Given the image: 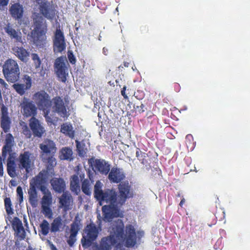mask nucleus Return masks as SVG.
I'll list each match as a JSON object with an SVG mask.
<instances>
[{
    "mask_svg": "<svg viewBox=\"0 0 250 250\" xmlns=\"http://www.w3.org/2000/svg\"><path fill=\"white\" fill-rule=\"evenodd\" d=\"M136 156L138 160L144 165L146 166L148 164V161L146 158L148 157V155L146 153L143 152L141 151V150L139 148H137V150L136 152Z\"/></svg>",
    "mask_w": 250,
    "mask_h": 250,
    "instance_id": "nucleus-32",
    "label": "nucleus"
},
{
    "mask_svg": "<svg viewBox=\"0 0 250 250\" xmlns=\"http://www.w3.org/2000/svg\"><path fill=\"white\" fill-rule=\"evenodd\" d=\"M12 226L14 230L23 228L21 221L17 217H15L12 222Z\"/></svg>",
    "mask_w": 250,
    "mask_h": 250,
    "instance_id": "nucleus-37",
    "label": "nucleus"
},
{
    "mask_svg": "<svg viewBox=\"0 0 250 250\" xmlns=\"http://www.w3.org/2000/svg\"><path fill=\"white\" fill-rule=\"evenodd\" d=\"M22 79L24 83H15L12 85L16 92L21 96L24 95L26 91L31 88L32 83L31 78L28 75H24Z\"/></svg>",
    "mask_w": 250,
    "mask_h": 250,
    "instance_id": "nucleus-17",
    "label": "nucleus"
},
{
    "mask_svg": "<svg viewBox=\"0 0 250 250\" xmlns=\"http://www.w3.org/2000/svg\"><path fill=\"white\" fill-rule=\"evenodd\" d=\"M17 193L18 196V200L19 204H21L23 200V195L22 189L21 187L19 186L17 188Z\"/></svg>",
    "mask_w": 250,
    "mask_h": 250,
    "instance_id": "nucleus-44",
    "label": "nucleus"
},
{
    "mask_svg": "<svg viewBox=\"0 0 250 250\" xmlns=\"http://www.w3.org/2000/svg\"><path fill=\"white\" fill-rule=\"evenodd\" d=\"M217 246H221V240H218L215 243V244L213 247L214 250H218Z\"/></svg>",
    "mask_w": 250,
    "mask_h": 250,
    "instance_id": "nucleus-53",
    "label": "nucleus"
},
{
    "mask_svg": "<svg viewBox=\"0 0 250 250\" xmlns=\"http://www.w3.org/2000/svg\"><path fill=\"white\" fill-rule=\"evenodd\" d=\"M80 177L82 178H84V174H83L82 175H80Z\"/></svg>",
    "mask_w": 250,
    "mask_h": 250,
    "instance_id": "nucleus-63",
    "label": "nucleus"
},
{
    "mask_svg": "<svg viewBox=\"0 0 250 250\" xmlns=\"http://www.w3.org/2000/svg\"><path fill=\"white\" fill-rule=\"evenodd\" d=\"M77 151L79 156L81 157H84L86 154L87 148L84 143L76 140Z\"/></svg>",
    "mask_w": 250,
    "mask_h": 250,
    "instance_id": "nucleus-31",
    "label": "nucleus"
},
{
    "mask_svg": "<svg viewBox=\"0 0 250 250\" xmlns=\"http://www.w3.org/2000/svg\"><path fill=\"white\" fill-rule=\"evenodd\" d=\"M125 174L119 168L112 167L110 172L108 178L111 183H119L125 178Z\"/></svg>",
    "mask_w": 250,
    "mask_h": 250,
    "instance_id": "nucleus-21",
    "label": "nucleus"
},
{
    "mask_svg": "<svg viewBox=\"0 0 250 250\" xmlns=\"http://www.w3.org/2000/svg\"><path fill=\"white\" fill-rule=\"evenodd\" d=\"M137 233L138 234V236H139V238L142 237L144 234V233L142 231H138Z\"/></svg>",
    "mask_w": 250,
    "mask_h": 250,
    "instance_id": "nucleus-57",
    "label": "nucleus"
},
{
    "mask_svg": "<svg viewBox=\"0 0 250 250\" xmlns=\"http://www.w3.org/2000/svg\"><path fill=\"white\" fill-rule=\"evenodd\" d=\"M21 112L26 117L35 118L37 114L38 107L34 102L27 98L24 97L21 103Z\"/></svg>",
    "mask_w": 250,
    "mask_h": 250,
    "instance_id": "nucleus-14",
    "label": "nucleus"
},
{
    "mask_svg": "<svg viewBox=\"0 0 250 250\" xmlns=\"http://www.w3.org/2000/svg\"><path fill=\"white\" fill-rule=\"evenodd\" d=\"M68 63L65 58L61 56L57 58L54 62V69L56 75L62 83H65L68 75Z\"/></svg>",
    "mask_w": 250,
    "mask_h": 250,
    "instance_id": "nucleus-11",
    "label": "nucleus"
},
{
    "mask_svg": "<svg viewBox=\"0 0 250 250\" xmlns=\"http://www.w3.org/2000/svg\"><path fill=\"white\" fill-rule=\"evenodd\" d=\"M11 17L15 20H21L24 14V8L19 2L12 4L9 9Z\"/></svg>",
    "mask_w": 250,
    "mask_h": 250,
    "instance_id": "nucleus-20",
    "label": "nucleus"
},
{
    "mask_svg": "<svg viewBox=\"0 0 250 250\" xmlns=\"http://www.w3.org/2000/svg\"><path fill=\"white\" fill-rule=\"evenodd\" d=\"M29 125L35 137L41 138L45 132L42 123L36 118H31L29 121Z\"/></svg>",
    "mask_w": 250,
    "mask_h": 250,
    "instance_id": "nucleus-19",
    "label": "nucleus"
},
{
    "mask_svg": "<svg viewBox=\"0 0 250 250\" xmlns=\"http://www.w3.org/2000/svg\"><path fill=\"white\" fill-rule=\"evenodd\" d=\"M186 144L187 147H193L194 146V142L193 140V137L191 134H188L186 137Z\"/></svg>",
    "mask_w": 250,
    "mask_h": 250,
    "instance_id": "nucleus-42",
    "label": "nucleus"
},
{
    "mask_svg": "<svg viewBox=\"0 0 250 250\" xmlns=\"http://www.w3.org/2000/svg\"><path fill=\"white\" fill-rule=\"evenodd\" d=\"M88 162L93 169H95L102 174L107 175L110 171V165L104 160L92 158L88 160Z\"/></svg>",
    "mask_w": 250,
    "mask_h": 250,
    "instance_id": "nucleus-15",
    "label": "nucleus"
},
{
    "mask_svg": "<svg viewBox=\"0 0 250 250\" xmlns=\"http://www.w3.org/2000/svg\"><path fill=\"white\" fill-rule=\"evenodd\" d=\"M31 57L33 61L35 67L36 69L39 68L41 65V60L39 55L36 53H32Z\"/></svg>",
    "mask_w": 250,
    "mask_h": 250,
    "instance_id": "nucleus-40",
    "label": "nucleus"
},
{
    "mask_svg": "<svg viewBox=\"0 0 250 250\" xmlns=\"http://www.w3.org/2000/svg\"><path fill=\"white\" fill-rule=\"evenodd\" d=\"M223 244L221 243V246H217L218 250H221L223 248Z\"/></svg>",
    "mask_w": 250,
    "mask_h": 250,
    "instance_id": "nucleus-60",
    "label": "nucleus"
},
{
    "mask_svg": "<svg viewBox=\"0 0 250 250\" xmlns=\"http://www.w3.org/2000/svg\"><path fill=\"white\" fill-rule=\"evenodd\" d=\"M12 50L16 57L21 61L26 62L28 60L30 52L22 46H15Z\"/></svg>",
    "mask_w": 250,
    "mask_h": 250,
    "instance_id": "nucleus-25",
    "label": "nucleus"
},
{
    "mask_svg": "<svg viewBox=\"0 0 250 250\" xmlns=\"http://www.w3.org/2000/svg\"><path fill=\"white\" fill-rule=\"evenodd\" d=\"M50 207V206H42L43 213L49 217H51L52 215V211Z\"/></svg>",
    "mask_w": 250,
    "mask_h": 250,
    "instance_id": "nucleus-43",
    "label": "nucleus"
},
{
    "mask_svg": "<svg viewBox=\"0 0 250 250\" xmlns=\"http://www.w3.org/2000/svg\"><path fill=\"white\" fill-rule=\"evenodd\" d=\"M173 86L174 88V90L176 92H178L180 91L181 87L179 83H174L173 84Z\"/></svg>",
    "mask_w": 250,
    "mask_h": 250,
    "instance_id": "nucleus-52",
    "label": "nucleus"
},
{
    "mask_svg": "<svg viewBox=\"0 0 250 250\" xmlns=\"http://www.w3.org/2000/svg\"><path fill=\"white\" fill-rule=\"evenodd\" d=\"M50 183L53 189L57 193H62L66 188L65 182L62 178L54 177L51 180Z\"/></svg>",
    "mask_w": 250,
    "mask_h": 250,
    "instance_id": "nucleus-24",
    "label": "nucleus"
},
{
    "mask_svg": "<svg viewBox=\"0 0 250 250\" xmlns=\"http://www.w3.org/2000/svg\"><path fill=\"white\" fill-rule=\"evenodd\" d=\"M225 217V213L224 210L221 208L217 209L216 212L212 216V221L211 224H208L209 227H211L212 225H215L216 223L217 220L219 221H223Z\"/></svg>",
    "mask_w": 250,
    "mask_h": 250,
    "instance_id": "nucleus-29",
    "label": "nucleus"
},
{
    "mask_svg": "<svg viewBox=\"0 0 250 250\" xmlns=\"http://www.w3.org/2000/svg\"><path fill=\"white\" fill-rule=\"evenodd\" d=\"M67 57L69 62L72 64H75L76 62V59L73 52L71 51L67 52Z\"/></svg>",
    "mask_w": 250,
    "mask_h": 250,
    "instance_id": "nucleus-45",
    "label": "nucleus"
},
{
    "mask_svg": "<svg viewBox=\"0 0 250 250\" xmlns=\"http://www.w3.org/2000/svg\"><path fill=\"white\" fill-rule=\"evenodd\" d=\"M45 182L44 174L40 172L32 179V182L30 183V188L28 191V200L33 208H36L38 206V193L36 188L44 184Z\"/></svg>",
    "mask_w": 250,
    "mask_h": 250,
    "instance_id": "nucleus-9",
    "label": "nucleus"
},
{
    "mask_svg": "<svg viewBox=\"0 0 250 250\" xmlns=\"http://www.w3.org/2000/svg\"><path fill=\"white\" fill-rule=\"evenodd\" d=\"M100 229L93 223L87 225L83 230L81 242L84 249L91 247L97 239Z\"/></svg>",
    "mask_w": 250,
    "mask_h": 250,
    "instance_id": "nucleus-8",
    "label": "nucleus"
},
{
    "mask_svg": "<svg viewBox=\"0 0 250 250\" xmlns=\"http://www.w3.org/2000/svg\"><path fill=\"white\" fill-rule=\"evenodd\" d=\"M33 21L34 28L31 32L33 43L37 47H42L46 43L47 24L42 17H37Z\"/></svg>",
    "mask_w": 250,
    "mask_h": 250,
    "instance_id": "nucleus-5",
    "label": "nucleus"
},
{
    "mask_svg": "<svg viewBox=\"0 0 250 250\" xmlns=\"http://www.w3.org/2000/svg\"><path fill=\"white\" fill-rule=\"evenodd\" d=\"M4 76L8 82L14 83L20 79V70L17 62L11 59L7 60L2 67Z\"/></svg>",
    "mask_w": 250,
    "mask_h": 250,
    "instance_id": "nucleus-7",
    "label": "nucleus"
},
{
    "mask_svg": "<svg viewBox=\"0 0 250 250\" xmlns=\"http://www.w3.org/2000/svg\"><path fill=\"white\" fill-rule=\"evenodd\" d=\"M52 203V196L51 192L44 195L42 199V206H51Z\"/></svg>",
    "mask_w": 250,
    "mask_h": 250,
    "instance_id": "nucleus-36",
    "label": "nucleus"
},
{
    "mask_svg": "<svg viewBox=\"0 0 250 250\" xmlns=\"http://www.w3.org/2000/svg\"><path fill=\"white\" fill-rule=\"evenodd\" d=\"M3 176V167L1 157H0V178Z\"/></svg>",
    "mask_w": 250,
    "mask_h": 250,
    "instance_id": "nucleus-50",
    "label": "nucleus"
},
{
    "mask_svg": "<svg viewBox=\"0 0 250 250\" xmlns=\"http://www.w3.org/2000/svg\"><path fill=\"white\" fill-rule=\"evenodd\" d=\"M4 207L6 212L8 215H11L14 213L12 208V204L10 197H5L4 199Z\"/></svg>",
    "mask_w": 250,
    "mask_h": 250,
    "instance_id": "nucleus-34",
    "label": "nucleus"
},
{
    "mask_svg": "<svg viewBox=\"0 0 250 250\" xmlns=\"http://www.w3.org/2000/svg\"><path fill=\"white\" fill-rule=\"evenodd\" d=\"M39 147L42 161L53 167L56 164L54 156L57 148L55 143L50 139H46L39 145Z\"/></svg>",
    "mask_w": 250,
    "mask_h": 250,
    "instance_id": "nucleus-6",
    "label": "nucleus"
},
{
    "mask_svg": "<svg viewBox=\"0 0 250 250\" xmlns=\"http://www.w3.org/2000/svg\"><path fill=\"white\" fill-rule=\"evenodd\" d=\"M177 196L178 197H180V193H178Z\"/></svg>",
    "mask_w": 250,
    "mask_h": 250,
    "instance_id": "nucleus-64",
    "label": "nucleus"
},
{
    "mask_svg": "<svg viewBox=\"0 0 250 250\" xmlns=\"http://www.w3.org/2000/svg\"><path fill=\"white\" fill-rule=\"evenodd\" d=\"M0 105V126L3 131L7 133L4 144L2 148V157L5 159L9 154L6 164L7 172L10 177L15 178L18 176L19 172L16 164L15 157L14 156L15 153H12L15 145L14 138L12 134L8 133L11 129L12 120L9 116L8 108L2 103Z\"/></svg>",
    "mask_w": 250,
    "mask_h": 250,
    "instance_id": "nucleus-2",
    "label": "nucleus"
},
{
    "mask_svg": "<svg viewBox=\"0 0 250 250\" xmlns=\"http://www.w3.org/2000/svg\"><path fill=\"white\" fill-rule=\"evenodd\" d=\"M82 191L87 195H90L91 191L90 189V183L89 181L87 179H84L82 184Z\"/></svg>",
    "mask_w": 250,
    "mask_h": 250,
    "instance_id": "nucleus-35",
    "label": "nucleus"
},
{
    "mask_svg": "<svg viewBox=\"0 0 250 250\" xmlns=\"http://www.w3.org/2000/svg\"><path fill=\"white\" fill-rule=\"evenodd\" d=\"M103 52L105 55H107L108 53V49L105 47H104L103 48Z\"/></svg>",
    "mask_w": 250,
    "mask_h": 250,
    "instance_id": "nucleus-56",
    "label": "nucleus"
},
{
    "mask_svg": "<svg viewBox=\"0 0 250 250\" xmlns=\"http://www.w3.org/2000/svg\"><path fill=\"white\" fill-rule=\"evenodd\" d=\"M185 203V199L184 197L182 198L181 202H180L179 206L182 208L183 204Z\"/></svg>",
    "mask_w": 250,
    "mask_h": 250,
    "instance_id": "nucleus-55",
    "label": "nucleus"
},
{
    "mask_svg": "<svg viewBox=\"0 0 250 250\" xmlns=\"http://www.w3.org/2000/svg\"><path fill=\"white\" fill-rule=\"evenodd\" d=\"M22 229H19L14 230L15 233V235L18 237V240L21 241L24 240L26 237V232L24 228H21Z\"/></svg>",
    "mask_w": 250,
    "mask_h": 250,
    "instance_id": "nucleus-39",
    "label": "nucleus"
},
{
    "mask_svg": "<svg viewBox=\"0 0 250 250\" xmlns=\"http://www.w3.org/2000/svg\"><path fill=\"white\" fill-rule=\"evenodd\" d=\"M0 84L3 87L6 88L7 86V84L5 83V82L2 79L0 78Z\"/></svg>",
    "mask_w": 250,
    "mask_h": 250,
    "instance_id": "nucleus-54",
    "label": "nucleus"
},
{
    "mask_svg": "<svg viewBox=\"0 0 250 250\" xmlns=\"http://www.w3.org/2000/svg\"><path fill=\"white\" fill-rule=\"evenodd\" d=\"M4 30L11 40H14L16 42L23 43L21 32L13 28L10 23L4 27Z\"/></svg>",
    "mask_w": 250,
    "mask_h": 250,
    "instance_id": "nucleus-22",
    "label": "nucleus"
},
{
    "mask_svg": "<svg viewBox=\"0 0 250 250\" xmlns=\"http://www.w3.org/2000/svg\"><path fill=\"white\" fill-rule=\"evenodd\" d=\"M66 47L64 36L60 29H57L55 33L53 39V50L55 52H62Z\"/></svg>",
    "mask_w": 250,
    "mask_h": 250,
    "instance_id": "nucleus-16",
    "label": "nucleus"
},
{
    "mask_svg": "<svg viewBox=\"0 0 250 250\" xmlns=\"http://www.w3.org/2000/svg\"><path fill=\"white\" fill-rule=\"evenodd\" d=\"M63 222L61 216H59L55 218L51 224L50 230L52 232H56L60 230V229L62 228Z\"/></svg>",
    "mask_w": 250,
    "mask_h": 250,
    "instance_id": "nucleus-27",
    "label": "nucleus"
},
{
    "mask_svg": "<svg viewBox=\"0 0 250 250\" xmlns=\"http://www.w3.org/2000/svg\"><path fill=\"white\" fill-rule=\"evenodd\" d=\"M10 183L11 184V185H12L13 186H16L15 182L14 180H11L10 181Z\"/></svg>",
    "mask_w": 250,
    "mask_h": 250,
    "instance_id": "nucleus-58",
    "label": "nucleus"
},
{
    "mask_svg": "<svg viewBox=\"0 0 250 250\" xmlns=\"http://www.w3.org/2000/svg\"><path fill=\"white\" fill-rule=\"evenodd\" d=\"M73 152L71 148L69 147L62 148L61 150L60 158L61 160H71Z\"/></svg>",
    "mask_w": 250,
    "mask_h": 250,
    "instance_id": "nucleus-33",
    "label": "nucleus"
},
{
    "mask_svg": "<svg viewBox=\"0 0 250 250\" xmlns=\"http://www.w3.org/2000/svg\"><path fill=\"white\" fill-rule=\"evenodd\" d=\"M26 250H35L34 249H33L31 246H29Z\"/></svg>",
    "mask_w": 250,
    "mask_h": 250,
    "instance_id": "nucleus-61",
    "label": "nucleus"
},
{
    "mask_svg": "<svg viewBox=\"0 0 250 250\" xmlns=\"http://www.w3.org/2000/svg\"><path fill=\"white\" fill-rule=\"evenodd\" d=\"M123 221L120 219L114 221L110 228V234L118 241H125L126 247H133L137 243V236L134 227L131 224L125 227Z\"/></svg>",
    "mask_w": 250,
    "mask_h": 250,
    "instance_id": "nucleus-3",
    "label": "nucleus"
},
{
    "mask_svg": "<svg viewBox=\"0 0 250 250\" xmlns=\"http://www.w3.org/2000/svg\"><path fill=\"white\" fill-rule=\"evenodd\" d=\"M145 107V105L143 104H141L139 105H137L136 107H134L136 111L138 112L139 113H143L145 111L144 109Z\"/></svg>",
    "mask_w": 250,
    "mask_h": 250,
    "instance_id": "nucleus-48",
    "label": "nucleus"
},
{
    "mask_svg": "<svg viewBox=\"0 0 250 250\" xmlns=\"http://www.w3.org/2000/svg\"><path fill=\"white\" fill-rule=\"evenodd\" d=\"M52 108L54 113H57L61 117L67 119L69 113L67 111V105L63 99L60 96H56L52 99Z\"/></svg>",
    "mask_w": 250,
    "mask_h": 250,
    "instance_id": "nucleus-13",
    "label": "nucleus"
},
{
    "mask_svg": "<svg viewBox=\"0 0 250 250\" xmlns=\"http://www.w3.org/2000/svg\"><path fill=\"white\" fill-rule=\"evenodd\" d=\"M51 248L52 250H57L56 247L53 245H52Z\"/></svg>",
    "mask_w": 250,
    "mask_h": 250,
    "instance_id": "nucleus-62",
    "label": "nucleus"
},
{
    "mask_svg": "<svg viewBox=\"0 0 250 250\" xmlns=\"http://www.w3.org/2000/svg\"><path fill=\"white\" fill-rule=\"evenodd\" d=\"M124 65L125 67H127L129 65V63L127 62H124Z\"/></svg>",
    "mask_w": 250,
    "mask_h": 250,
    "instance_id": "nucleus-59",
    "label": "nucleus"
},
{
    "mask_svg": "<svg viewBox=\"0 0 250 250\" xmlns=\"http://www.w3.org/2000/svg\"><path fill=\"white\" fill-rule=\"evenodd\" d=\"M61 131L71 138H73L74 137L75 132L73 130L72 125L70 124H63L61 125Z\"/></svg>",
    "mask_w": 250,
    "mask_h": 250,
    "instance_id": "nucleus-28",
    "label": "nucleus"
},
{
    "mask_svg": "<svg viewBox=\"0 0 250 250\" xmlns=\"http://www.w3.org/2000/svg\"><path fill=\"white\" fill-rule=\"evenodd\" d=\"M117 243L116 239L108 235L101 238L99 244L95 247V250H111L113 246Z\"/></svg>",
    "mask_w": 250,
    "mask_h": 250,
    "instance_id": "nucleus-18",
    "label": "nucleus"
},
{
    "mask_svg": "<svg viewBox=\"0 0 250 250\" xmlns=\"http://www.w3.org/2000/svg\"><path fill=\"white\" fill-rule=\"evenodd\" d=\"M9 0H0V9L6 7L8 3Z\"/></svg>",
    "mask_w": 250,
    "mask_h": 250,
    "instance_id": "nucleus-49",
    "label": "nucleus"
},
{
    "mask_svg": "<svg viewBox=\"0 0 250 250\" xmlns=\"http://www.w3.org/2000/svg\"><path fill=\"white\" fill-rule=\"evenodd\" d=\"M38 188L41 190L44 195H47L48 193L51 192L43 184L39 186Z\"/></svg>",
    "mask_w": 250,
    "mask_h": 250,
    "instance_id": "nucleus-47",
    "label": "nucleus"
},
{
    "mask_svg": "<svg viewBox=\"0 0 250 250\" xmlns=\"http://www.w3.org/2000/svg\"><path fill=\"white\" fill-rule=\"evenodd\" d=\"M39 6L40 14L44 18L52 20L56 16V10L53 2H50L47 0H34Z\"/></svg>",
    "mask_w": 250,
    "mask_h": 250,
    "instance_id": "nucleus-12",
    "label": "nucleus"
},
{
    "mask_svg": "<svg viewBox=\"0 0 250 250\" xmlns=\"http://www.w3.org/2000/svg\"><path fill=\"white\" fill-rule=\"evenodd\" d=\"M42 233L43 235H46L49 230V225L48 222L46 220H43L41 224L40 225Z\"/></svg>",
    "mask_w": 250,
    "mask_h": 250,
    "instance_id": "nucleus-38",
    "label": "nucleus"
},
{
    "mask_svg": "<svg viewBox=\"0 0 250 250\" xmlns=\"http://www.w3.org/2000/svg\"><path fill=\"white\" fill-rule=\"evenodd\" d=\"M22 133L27 138H30L32 136V134L30 129L27 126V124L24 123L22 125Z\"/></svg>",
    "mask_w": 250,
    "mask_h": 250,
    "instance_id": "nucleus-41",
    "label": "nucleus"
},
{
    "mask_svg": "<svg viewBox=\"0 0 250 250\" xmlns=\"http://www.w3.org/2000/svg\"><path fill=\"white\" fill-rule=\"evenodd\" d=\"M81 220L78 216H76L74 221L70 225V232L71 234L77 235L78 231L80 229Z\"/></svg>",
    "mask_w": 250,
    "mask_h": 250,
    "instance_id": "nucleus-30",
    "label": "nucleus"
},
{
    "mask_svg": "<svg viewBox=\"0 0 250 250\" xmlns=\"http://www.w3.org/2000/svg\"><path fill=\"white\" fill-rule=\"evenodd\" d=\"M70 182L71 191L77 195L80 191V180L78 175H72L70 178Z\"/></svg>",
    "mask_w": 250,
    "mask_h": 250,
    "instance_id": "nucleus-26",
    "label": "nucleus"
},
{
    "mask_svg": "<svg viewBox=\"0 0 250 250\" xmlns=\"http://www.w3.org/2000/svg\"><path fill=\"white\" fill-rule=\"evenodd\" d=\"M32 98L39 109L42 111L43 116L48 124H54L57 121L58 118L54 114H50L52 100L45 90H41L36 92L33 95Z\"/></svg>",
    "mask_w": 250,
    "mask_h": 250,
    "instance_id": "nucleus-4",
    "label": "nucleus"
},
{
    "mask_svg": "<svg viewBox=\"0 0 250 250\" xmlns=\"http://www.w3.org/2000/svg\"><path fill=\"white\" fill-rule=\"evenodd\" d=\"M76 235L71 234L67 240L68 244L70 247H72L76 241Z\"/></svg>",
    "mask_w": 250,
    "mask_h": 250,
    "instance_id": "nucleus-46",
    "label": "nucleus"
},
{
    "mask_svg": "<svg viewBox=\"0 0 250 250\" xmlns=\"http://www.w3.org/2000/svg\"><path fill=\"white\" fill-rule=\"evenodd\" d=\"M33 154L29 151L21 153L16 159V164L18 172L21 170H25L26 174H28L31 170L34 160L32 159ZM20 172H19V175Z\"/></svg>",
    "mask_w": 250,
    "mask_h": 250,
    "instance_id": "nucleus-10",
    "label": "nucleus"
},
{
    "mask_svg": "<svg viewBox=\"0 0 250 250\" xmlns=\"http://www.w3.org/2000/svg\"><path fill=\"white\" fill-rule=\"evenodd\" d=\"M103 184L97 181L94 186V197L101 205L102 203L108 205L102 207L104 220L110 222L114 218L122 217L123 212L122 207L125 204L127 199L133 198V190L128 181L121 182L118 186V195L114 189H102Z\"/></svg>",
    "mask_w": 250,
    "mask_h": 250,
    "instance_id": "nucleus-1",
    "label": "nucleus"
},
{
    "mask_svg": "<svg viewBox=\"0 0 250 250\" xmlns=\"http://www.w3.org/2000/svg\"><path fill=\"white\" fill-rule=\"evenodd\" d=\"M59 203L60 207L63 208L64 210L67 211L70 208L73 203V198L69 191H64L59 198Z\"/></svg>",
    "mask_w": 250,
    "mask_h": 250,
    "instance_id": "nucleus-23",
    "label": "nucleus"
},
{
    "mask_svg": "<svg viewBox=\"0 0 250 250\" xmlns=\"http://www.w3.org/2000/svg\"><path fill=\"white\" fill-rule=\"evenodd\" d=\"M126 87L125 86H124L122 89L121 90V94L124 97V99H127L128 97L127 94L125 93V90H126Z\"/></svg>",
    "mask_w": 250,
    "mask_h": 250,
    "instance_id": "nucleus-51",
    "label": "nucleus"
}]
</instances>
